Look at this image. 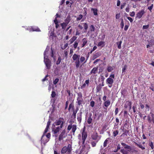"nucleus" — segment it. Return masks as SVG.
<instances>
[{
  "label": "nucleus",
  "mask_w": 154,
  "mask_h": 154,
  "mask_svg": "<svg viewBox=\"0 0 154 154\" xmlns=\"http://www.w3.org/2000/svg\"><path fill=\"white\" fill-rule=\"evenodd\" d=\"M89 29L90 32H94L95 30V27L93 25H91L89 27Z\"/></svg>",
  "instance_id": "nucleus-35"
},
{
  "label": "nucleus",
  "mask_w": 154,
  "mask_h": 154,
  "mask_svg": "<svg viewBox=\"0 0 154 154\" xmlns=\"http://www.w3.org/2000/svg\"><path fill=\"white\" fill-rule=\"evenodd\" d=\"M30 31L40 32L41 30L39 28L37 27L31 26L27 29Z\"/></svg>",
  "instance_id": "nucleus-15"
},
{
  "label": "nucleus",
  "mask_w": 154,
  "mask_h": 154,
  "mask_svg": "<svg viewBox=\"0 0 154 154\" xmlns=\"http://www.w3.org/2000/svg\"><path fill=\"white\" fill-rule=\"evenodd\" d=\"M83 24H84L83 26L85 30H87L88 27V24L86 23H83Z\"/></svg>",
  "instance_id": "nucleus-40"
},
{
  "label": "nucleus",
  "mask_w": 154,
  "mask_h": 154,
  "mask_svg": "<svg viewBox=\"0 0 154 154\" xmlns=\"http://www.w3.org/2000/svg\"><path fill=\"white\" fill-rule=\"evenodd\" d=\"M61 57L60 56L59 57L58 60L56 62V64L57 65L59 64L61 62Z\"/></svg>",
  "instance_id": "nucleus-39"
},
{
  "label": "nucleus",
  "mask_w": 154,
  "mask_h": 154,
  "mask_svg": "<svg viewBox=\"0 0 154 154\" xmlns=\"http://www.w3.org/2000/svg\"><path fill=\"white\" fill-rule=\"evenodd\" d=\"M113 70V68L111 66H108L107 68V70L108 72H111Z\"/></svg>",
  "instance_id": "nucleus-41"
},
{
  "label": "nucleus",
  "mask_w": 154,
  "mask_h": 154,
  "mask_svg": "<svg viewBox=\"0 0 154 154\" xmlns=\"http://www.w3.org/2000/svg\"><path fill=\"white\" fill-rule=\"evenodd\" d=\"M71 20V18L70 16H68L65 20L64 23L68 24Z\"/></svg>",
  "instance_id": "nucleus-26"
},
{
  "label": "nucleus",
  "mask_w": 154,
  "mask_h": 154,
  "mask_svg": "<svg viewBox=\"0 0 154 154\" xmlns=\"http://www.w3.org/2000/svg\"><path fill=\"white\" fill-rule=\"evenodd\" d=\"M110 104V102L109 100L106 101L104 103V106L105 107H108L109 106Z\"/></svg>",
  "instance_id": "nucleus-31"
},
{
  "label": "nucleus",
  "mask_w": 154,
  "mask_h": 154,
  "mask_svg": "<svg viewBox=\"0 0 154 154\" xmlns=\"http://www.w3.org/2000/svg\"><path fill=\"white\" fill-rule=\"evenodd\" d=\"M72 131L73 133V134L74 135L75 132L77 129V126L76 125H72Z\"/></svg>",
  "instance_id": "nucleus-28"
},
{
  "label": "nucleus",
  "mask_w": 154,
  "mask_h": 154,
  "mask_svg": "<svg viewBox=\"0 0 154 154\" xmlns=\"http://www.w3.org/2000/svg\"><path fill=\"white\" fill-rule=\"evenodd\" d=\"M77 37L75 36H73L69 41L70 44H72L77 39Z\"/></svg>",
  "instance_id": "nucleus-30"
},
{
  "label": "nucleus",
  "mask_w": 154,
  "mask_h": 154,
  "mask_svg": "<svg viewBox=\"0 0 154 154\" xmlns=\"http://www.w3.org/2000/svg\"><path fill=\"white\" fill-rule=\"evenodd\" d=\"M72 146L70 144H68L67 147L65 146H63L61 150V153L64 154L67 152L68 154H70L72 151Z\"/></svg>",
  "instance_id": "nucleus-2"
},
{
  "label": "nucleus",
  "mask_w": 154,
  "mask_h": 154,
  "mask_svg": "<svg viewBox=\"0 0 154 154\" xmlns=\"http://www.w3.org/2000/svg\"><path fill=\"white\" fill-rule=\"evenodd\" d=\"M103 82L102 85L99 84L97 86L96 88L97 92H99L101 90L102 87L104 86Z\"/></svg>",
  "instance_id": "nucleus-18"
},
{
  "label": "nucleus",
  "mask_w": 154,
  "mask_h": 154,
  "mask_svg": "<svg viewBox=\"0 0 154 154\" xmlns=\"http://www.w3.org/2000/svg\"><path fill=\"white\" fill-rule=\"evenodd\" d=\"M46 136L48 138V139L50 138L51 137L50 133H47V134L46 135Z\"/></svg>",
  "instance_id": "nucleus-61"
},
{
  "label": "nucleus",
  "mask_w": 154,
  "mask_h": 154,
  "mask_svg": "<svg viewBox=\"0 0 154 154\" xmlns=\"http://www.w3.org/2000/svg\"><path fill=\"white\" fill-rule=\"evenodd\" d=\"M68 24L64 23V22L60 24L61 26L62 27V29H64L67 26Z\"/></svg>",
  "instance_id": "nucleus-36"
},
{
  "label": "nucleus",
  "mask_w": 154,
  "mask_h": 154,
  "mask_svg": "<svg viewBox=\"0 0 154 154\" xmlns=\"http://www.w3.org/2000/svg\"><path fill=\"white\" fill-rule=\"evenodd\" d=\"M79 110V108L78 107H77L75 110V111H73V113L71 116V117H74V119H75L76 118V114L77 113V112Z\"/></svg>",
  "instance_id": "nucleus-22"
},
{
  "label": "nucleus",
  "mask_w": 154,
  "mask_h": 154,
  "mask_svg": "<svg viewBox=\"0 0 154 154\" xmlns=\"http://www.w3.org/2000/svg\"><path fill=\"white\" fill-rule=\"evenodd\" d=\"M88 57H87V58L86 60H85V58L83 56H81L80 58V61L81 63H82L84 62L83 63H85L87 62V61L88 59Z\"/></svg>",
  "instance_id": "nucleus-24"
},
{
  "label": "nucleus",
  "mask_w": 154,
  "mask_h": 154,
  "mask_svg": "<svg viewBox=\"0 0 154 154\" xmlns=\"http://www.w3.org/2000/svg\"><path fill=\"white\" fill-rule=\"evenodd\" d=\"M118 109H119L118 108H116L115 110V115H116L117 114V113H118Z\"/></svg>",
  "instance_id": "nucleus-62"
},
{
  "label": "nucleus",
  "mask_w": 154,
  "mask_h": 154,
  "mask_svg": "<svg viewBox=\"0 0 154 154\" xmlns=\"http://www.w3.org/2000/svg\"><path fill=\"white\" fill-rule=\"evenodd\" d=\"M119 133V131L118 130L114 131L113 133V135L114 137H115Z\"/></svg>",
  "instance_id": "nucleus-38"
},
{
  "label": "nucleus",
  "mask_w": 154,
  "mask_h": 154,
  "mask_svg": "<svg viewBox=\"0 0 154 154\" xmlns=\"http://www.w3.org/2000/svg\"><path fill=\"white\" fill-rule=\"evenodd\" d=\"M82 139H81L82 140V145H84L85 141L88 137V133L87 131H85V128L84 127L82 131Z\"/></svg>",
  "instance_id": "nucleus-3"
},
{
  "label": "nucleus",
  "mask_w": 154,
  "mask_h": 154,
  "mask_svg": "<svg viewBox=\"0 0 154 154\" xmlns=\"http://www.w3.org/2000/svg\"><path fill=\"white\" fill-rule=\"evenodd\" d=\"M78 43L77 41H75L73 44V46L74 48L75 49L77 48L78 45Z\"/></svg>",
  "instance_id": "nucleus-44"
},
{
  "label": "nucleus",
  "mask_w": 154,
  "mask_h": 154,
  "mask_svg": "<svg viewBox=\"0 0 154 154\" xmlns=\"http://www.w3.org/2000/svg\"><path fill=\"white\" fill-rule=\"evenodd\" d=\"M68 52V51L66 50H65L64 51V54L65 55V57L66 58L67 57Z\"/></svg>",
  "instance_id": "nucleus-52"
},
{
  "label": "nucleus",
  "mask_w": 154,
  "mask_h": 154,
  "mask_svg": "<svg viewBox=\"0 0 154 154\" xmlns=\"http://www.w3.org/2000/svg\"><path fill=\"white\" fill-rule=\"evenodd\" d=\"M101 55V53L100 52H97L95 53L92 57V60H94L95 59L100 57Z\"/></svg>",
  "instance_id": "nucleus-20"
},
{
  "label": "nucleus",
  "mask_w": 154,
  "mask_h": 154,
  "mask_svg": "<svg viewBox=\"0 0 154 154\" xmlns=\"http://www.w3.org/2000/svg\"><path fill=\"white\" fill-rule=\"evenodd\" d=\"M81 48H83L88 44V39L87 38H84L82 40Z\"/></svg>",
  "instance_id": "nucleus-14"
},
{
  "label": "nucleus",
  "mask_w": 154,
  "mask_h": 154,
  "mask_svg": "<svg viewBox=\"0 0 154 154\" xmlns=\"http://www.w3.org/2000/svg\"><path fill=\"white\" fill-rule=\"evenodd\" d=\"M95 102L94 101H92L90 102V106L92 107H93L94 106Z\"/></svg>",
  "instance_id": "nucleus-55"
},
{
  "label": "nucleus",
  "mask_w": 154,
  "mask_h": 154,
  "mask_svg": "<svg viewBox=\"0 0 154 154\" xmlns=\"http://www.w3.org/2000/svg\"><path fill=\"white\" fill-rule=\"evenodd\" d=\"M64 123V119L63 118H60L58 120L55 122V125L57 126L60 125V128H63Z\"/></svg>",
  "instance_id": "nucleus-6"
},
{
  "label": "nucleus",
  "mask_w": 154,
  "mask_h": 154,
  "mask_svg": "<svg viewBox=\"0 0 154 154\" xmlns=\"http://www.w3.org/2000/svg\"><path fill=\"white\" fill-rule=\"evenodd\" d=\"M145 13V12L144 10L143 9H142L139 11L136 14V18L138 19L141 18Z\"/></svg>",
  "instance_id": "nucleus-12"
},
{
  "label": "nucleus",
  "mask_w": 154,
  "mask_h": 154,
  "mask_svg": "<svg viewBox=\"0 0 154 154\" xmlns=\"http://www.w3.org/2000/svg\"><path fill=\"white\" fill-rule=\"evenodd\" d=\"M134 142L135 145H137V146L141 148L142 149L144 150L145 149V148L143 146L142 144H138L135 141H134Z\"/></svg>",
  "instance_id": "nucleus-25"
},
{
  "label": "nucleus",
  "mask_w": 154,
  "mask_h": 154,
  "mask_svg": "<svg viewBox=\"0 0 154 154\" xmlns=\"http://www.w3.org/2000/svg\"><path fill=\"white\" fill-rule=\"evenodd\" d=\"M66 136V131L65 129L63 130L61 132L60 135L59 136L58 140L60 141L63 140V138H65Z\"/></svg>",
  "instance_id": "nucleus-8"
},
{
  "label": "nucleus",
  "mask_w": 154,
  "mask_h": 154,
  "mask_svg": "<svg viewBox=\"0 0 154 154\" xmlns=\"http://www.w3.org/2000/svg\"><path fill=\"white\" fill-rule=\"evenodd\" d=\"M106 83L109 85V87L111 88L112 86V84L113 83L114 80L112 78H108L106 79Z\"/></svg>",
  "instance_id": "nucleus-13"
},
{
  "label": "nucleus",
  "mask_w": 154,
  "mask_h": 154,
  "mask_svg": "<svg viewBox=\"0 0 154 154\" xmlns=\"http://www.w3.org/2000/svg\"><path fill=\"white\" fill-rule=\"evenodd\" d=\"M62 128H60V126H57L52 129V131L54 134V136L57 137L58 136V134L59 133V131Z\"/></svg>",
  "instance_id": "nucleus-7"
},
{
  "label": "nucleus",
  "mask_w": 154,
  "mask_h": 154,
  "mask_svg": "<svg viewBox=\"0 0 154 154\" xmlns=\"http://www.w3.org/2000/svg\"><path fill=\"white\" fill-rule=\"evenodd\" d=\"M89 116L87 120V123L89 125L92 123L93 119L92 118V114L91 113H89L88 115Z\"/></svg>",
  "instance_id": "nucleus-17"
},
{
  "label": "nucleus",
  "mask_w": 154,
  "mask_h": 154,
  "mask_svg": "<svg viewBox=\"0 0 154 154\" xmlns=\"http://www.w3.org/2000/svg\"><path fill=\"white\" fill-rule=\"evenodd\" d=\"M135 12L134 11H132L131 13L130 16L131 17H134L135 15Z\"/></svg>",
  "instance_id": "nucleus-63"
},
{
  "label": "nucleus",
  "mask_w": 154,
  "mask_h": 154,
  "mask_svg": "<svg viewBox=\"0 0 154 154\" xmlns=\"http://www.w3.org/2000/svg\"><path fill=\"white\" fill-rule=\"evenodd\" d=\"M83 17V16L82 14H79L78 15V17H77L76 20L77 21H79L81 19H82Z\"/></svg>",
  "instance_id": "nucleus-37"
},
{
  "label": "nucleus",
  "mask_w": 154,
  "mask_h": 154,
  "mask_svg": "<svg viewBox=\"0 0 154 154\" xmlns=\"http://www.w3.org/2000/svg\"><path fill=\"white\" fill-rule=\"evenodd\" d=\"M120 151L122 153V154H128V151L124 149H121Z\"/></svg>",
  "instance_id": "nucleus-42"
},
{
  "label": "nucleus",
  "mask_w": 154,
  "mask_h": 154,
  "mask_svg": "<svg viewBox=\"0 0 154 154\" xmlns=\"http://www.w3.org/2000/svg\"><path fill=\"white\" fill-rule=\"evenodd\" d=\"M127 67V65H125L124 66L123 68H122V73H123L125 72V70H126Z\"/></svg>",
  "instance_id": "nucleus-48"
},
{
  "label": "nucleus",
  "mask_w": 154,
  "mask_h": 154,
  "mask_svg": "<svg viewBox=\"0 0 154 154\" xmlns=\"http://www.w3.org/2000/svg\"><path fill=\"white\" fill-rule=\"evenodd\" d=\"M150 42L151 45H154V40H151Z\"/></svg>",
  "instance_id": "nucleus-64"
},
{
  "label": "nucleus",
  "mask_w": 154,
  "mask_h": 154,
  "mask_svg": "<svg viewBox=\"0 0 154 154\" xmlns=\"http://www.w3.org/2000/svg\"><path fill=\"white\" fill-rule=\"evenodd\" d=\"M149 146L151 147V149H153L154 148L153 144V142L152 141L150 142L149 143Z\"/></svg>",
  "instance_id": "nucleus-51"
},
{
  "label": "nucleus",
  "mask_w": 154,
  "mask_h": 154,
  "mask_svg": "<svg viewBox=\"0 0 154 154\" xmlns=\"http://www.w3.org/2000/svg\"><path fill=\"white\" fill-rule=\"evenodd\" d=\"M80 55H77L75 54H73L72 58L73 60L75 61V66L77 68H79L80 65V62L79 60Z\"/></svg>",
  "instance_id": "nucleus-4"
},
{
  "label": "nucleus",
  "mask_w": 154,
  "mask_h": 154,
  "mask_svg": "<svg viewBox=\"0 0 154 154\" xmlns=\"http://www.w3.org/2000/svg\"><path fill=\"white\" fill-rule=\"evenodd\" d=\"M78 97L77 99L76 103L79 106L81 105L83 101L82 94L81 92H79L77 93Z\"/></svg>",
  "instance_id": "nucleus-5"
},
{
  "label": "nucleus",
  "mask_w": 154,
  "mask_h": 154,
  "mask_svg": "<svg viewBox=\"0 0 154 154\" xmlns=\"http://www.w3.org/2000/svg\"><path fill=\"white\" fill-rule=\"evenodd\" d=\"M98 70V67L97 66V67H94L91 70L90 72V74H96L97 73Z\"/></svg>",
  "instance_id": "nucleus-23"
},
{
  "label": "nucleus",
  "mask_w": 154,
  "mask_h": 154,
  "mask_svg": "<svg viewBox=\"0 0 154 154\" xmlns=\"http://www.w3.org/2000/svg\"><path fill=\"white\" fill-rule=\"evenodd\" d=\"M54 22L55 24L56 28V29H57L59 26V25L58 24L59 22L58 21L57 19H56V18H55V19L54 20Z\"/></svg>",
  "instance_id": "nucleus-29"
},
{
  "label": "nucleus",
  "mask_w": 154,
  "mask_h": 154,
  "mask_svg": "<svg viewBox=\"0 0 154 154\" xmlns=\"http://www.w3.org/2000/svg\"><path fill=\"white\" fill-rule=\"evenodd\" d=\"M127 18L128 19V20L131 23H132L133 22V19L132 18L130 17H127Z\"/></svg>",
  "instance_id": "nucleus-59"
},
{
  "label": "nucleus",
  "mask_w": 154,
  "mask_h": 154,
  "mask_svg": "<svg viewBox=\"0 0 154 154\" xmlns=\"http://www.w3.org/2000/svg\"><path fill=\"white\" fill-rule=\"evenodd\" d=\"M82 112H80L79 113L77 114V119L79 123L81 122L82 119Z\"/></svg>",
  "instance_id": "nucleus-16"
},
{
  "label": "nucleus",
  "mask_w": 154,
  "mask_h": 154,
  "mask_svg": "<svg viewBox=\"0 0 154 154\" xmlns=\"http://www.w3.org/2000/svg\"><path fill=\"white\" fill-rule=\"evenodd\" d=\"M153 7V4H152L150 6L148 7L147 8L148 9H149L150 12L151 11V10L152 9Z\"/></svg>",
  "instance_id": "nucleus-54"
},
{
  "label": "nucleus",
  "mask_w": 154,
  "mask_h": 154,
  "mask_svg": "<svg viewBox=\"0 0 154 154\" xmlns=\"http://www.w3.org/2000/svg\"><path fill=\"white\" fill-rule=\"evenodd\" d=\"M98 141V140H97L96 141H91V144L92 147H95L96 146L97 143Z\"/></svg>",
  "instance_id": "nucleus-27"
},
{
  "label": "nucleus",
  "mask_w": 154,
  "mask_h": 154,
  "mask_svg": "<svg viewBox=\"0 0 154 154\" xmlns=\"http://www.w3.org/2000/svg\"><path fill=\"white\" fill-rule=\"evenodd\" d=\"M48 50L46 49L44 53V62L47 69H51V60L48 58V57L46 56V54L48 52Z\"/></svg>",
  "instance_id": "nucleus-1"
},
{
  "label": "nucleus",
  "mask_w": 154,
  "mask_h": 154,
  "mask_svg": "<svg viewBox=\"0 0 154 154\" xmlns=\"http://www.w3.org/2000/svg\"><path fill=\"white\" fill-rule=\"evenodd\" d=\"M48 131V130L47 129H45L44 132L42 136L41 140L42 141V143H43V144L44 145H45L46 143H47L49 140L48 139H46V140H45L44 137L45 136V133H47Z\"/></svg>",
  "instance_id": "nucleus-11"
},
{
  "label": "nucleus",
  "mask_w": 154,
  "mask_h": 154,
  "mask_svg": "<svg viewBox=\"0 0 154 154\" xmlns=\"http://www.w3.org/2000/svg\"><path fill=\"white\" fill-rule=\"evenodd\" d=\"M72 124H70L68 125L67 129L69 131H70L72 128Z\"/></svg>",
  "instance_id": "nucleus-45"
},
{
  "label": "nucleus",
  "mask_w": 154,
  "mask_h": 154,
  "mask_svg": "<svg viewBox=\"0 0 154 154\" xmlns=\"http://www.w3.org/2000/svg\"><path fill=\"white\" fill-rule=\"evenodd\" d=\"M121 145L122 146H124V148L125 149H127L130 150H128V151H131V152H137V150L134 149H132L130 146L124 143H122Z\"/></svg>",
  "instance_id": "nucleus-9"
},
{
  "label": "nucleus",
  "mask_w": 154,
  "mask_h": 154,
  "mask_svg": "<svg viewBox=\"0 0 154 154\" xmlns=\"http://www.w3.org/2000/svg\"><path fill=\"white\" fill-rule=\"evenodd\" d=\"M80 31L77 30L76 31L75 35H79V34H80Z\"/></svg>",
  "instance_id": "nucleus-60"
},
{
  "label": "nucleus",
  "mask_w": 154,
  "mask_h": 154,
  "mask_svg": "<svg viewBox=\"0 0 154 154\" xmlns=\"http://www.w3.org/2000/svg\"><path fill=\"white\" fill-rule=\"evenodd\" d=\"M120 17V14H117L116 16V19H119Z\"/></svg>",
  "instance_id": "nucleus-58"
},
{
  "label": "nucleus",
  "mask_w": 154,
  "mask_h": 154,
  "mask_svg": "<svg viewBox=\"0 0 154 154\" xmlns=\"http://www.w3.org/2000/svg\"><path fill=\"white\" fill-rule=\"evenodd\" d=\"M123 131L124 132L122 134V135H125L126 136L127 135V134H128L129 133V131L127 130H124V128L123 129Z\"/></svg>",
  "instance_id": "nucleus-33"
},
{
  "label": "nucleus",
  "mask_w": 154,
  "mask_h": 154,
  "mask_svg": "<svg viewBox=\"0 0 154 154\" xmlns=\"http://www.w3.org/2000/svg\"><path fill=\"white\" fill-rule=\"evenodd\" d=\"M98 137V134L97 132H95L91 135V138L94 140H97Z\"/></svg>",
  "instance_id": "nucleus-19"
},
{
  "label": "nucleus",
  "mask_w": 154,
  "mask_h": 154,
  "mask_svg": "<svg viewBox=\"0 0 154 154\" xmlns=\"http://www.w3.org/2000/svg\"><path fill=\"white\" fill-rule=\"evenodd\" d=\"M147 120L149 123H154V114L150 112L147 116Z\"/></svg>",
  "instance_id": "nucleus-10"
},
{
  "label": "nucleus",
  "mask_w": 154,
  "mask_h": 154,
  "mask_svg": "<svg viewBox=\"0 0 154 154\" xmlns=\"http://www.w3.org/2000/svg\"><path fill=\"white\" fill-rule=\"evenodd\" d=\"M122 43V41H120L119 42H117V44L118 45V48L119 49H120L121 48V45Z\"/></svg>",
  "instance_id": "nucleus-46"
},
{
  "label": "nucleus",
  "mask_w": 154,
  "mask_h": 154,
  "mask_svg": "<svg viewBox=\"0 0 154 154\" xmlns=\"http://www.w3.org/2000/svg\"><path fill=\"white\" fill-rule=\"evenodd\" d=\"M105 42L103 41L100 42L97 44L98 46H101L102 48L105 45Z\"/></svg>",
  "instance_id": "nucleus-32"
},
{
  "label": "nucleus",
  "mask_w": 154,
  "mask_h": 154,
  "mask_svg": "<svg viewBox=\"0 0 154 154\" xmlns=\"http://www.w3.org/2000/svg\"><path fill=\"white\" fill-rule=\"evenodd\" d=\"M59 79L58 78H56L54 81L53 83L54 85L56 84L58 82Z\"/></svg>",
  "instance_id": "nucleus-49"
},
{
  "label": "nucleus",
  "mask_w": 154,
  "mask_h": 154,
  "mask_svg": "<svg viewBox=\"0 0 154 154\" xmlns=\"http://www.w3.org/2000/svg\"><path fill=\"white\" fill-rule=\"evenodd\" d=\"M72 109V112L73 111H75V109L74 104L73 102L71 103L69 105L68 110L69 111H70V109Z\"/></svg>",
  "instance_id": "nucleus-21"
},
{
  "label": "nucleus",
  "mask_w": 154,
  "mask_h": 154,
  "mask_svg": "<svg viewBox=\"0 0 154 154\" xmlns=\"http://www.w3.org/2000/svg\"><path fill=\"white\" fill-rule=\"evenodd\" d=\"M68 45V44L66 43L64 45V46L63 47H61V48L63 50H64L67 47Z\"/></svg>",
  "instance_id": "nucleus-50"
},
{
  "label": "nucleus",
  "mask_w": 154,
  "mask_h": 154,
  "mask_svg": "<svg viewBox=\"0 0 154 154\" xmlns=\"http://www.w3.org/2000/svg\"><path fill=\"white\" fill-rule=\"evenodd\" d=\"M91 10L93 11L94 14V15H97V9L92 8Z\"/></svg>",
  "instance_id": "nucleus-34"
},
{
  "label": "nucleus",
  "mask_w": 154,
  "mask_h": 154,
  "mask_svg": "<svg viewBox=\"0 0 154 154\" xmlns=\"http://www.w3.org/2000/svg\"><path fill=\"white\" fill-rule=\"evenodd\" d=\"M51 95V97L53 98L55 97L56 95L55 92L54 91H52Z\"/></svg>",
  "instance_id": "nucleus-47"
},
{
  "label": "nucleus",
  "mask_w": 154,
  "mask_h": 154,
  "mask_svg": "<svg viewBox=\"0 0 154 154\" xmlns=\"http://www.w3.org/2000/svg\"><path fill=\"white\" fill-rule=\"evenodd\" d=\"M120 27L121 29H123L124 26V23L123 19H122L121 22L120 23Z\"/></svg>",
  "instance_id": "nucleus-43"
},
{
  "label": "nucleus",
  "mask_w": 154,
  "mask_h": 154,
  "mask_svg": "<svg viewBox=\"0 0 154 154\" xmlns=\"http://www.w3.org/2000/svg\"><path fill=\"white\" fill-rule=\"evenodd\" d=\"M149 26V25L148 24L146 25H143V29H147Z\"/></svg>",
  "instance_id": "nucleus-53"
},
{
  "label": "nucleus",
  "mask_w": 154,
  "mask_h": 154,
  "mask_svg": "<svg viewBox=\"0 0 154 154\" xmlns=\"http://www.w3.org/2000/svg\"><path fill=\"white\" fill-rule=\"evenodd\" d=\"M108 141V140L107 139H106L104 141L103 143V146L104 147H106L107 146V144Z\"/></svg>",
  "instance_id": "nucleus-56"
},
{
  "label": "nucleus",
  "mask_w": 154,
  "mask_h": 154,
  "mask_svg": "<svg viewBox=\"0 0 154 154\" xmlns=\"http://www.w3.org/2000/svg\"><path fill=\"white\" fill-rule=\"evenodd\" d=\"M129 26V25H125V26L124 30L125 31L127 30Z\"/></svg>",
  "instance_id": "nucleus-57"
}]
</instances>
